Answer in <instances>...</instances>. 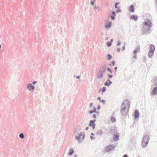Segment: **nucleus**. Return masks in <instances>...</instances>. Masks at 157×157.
<instances>
[{
	"label": "nucleus",
	"mask_w": 157,
	"mask_h": 157,
	"mask_svg": "<svg viewBox=\"0 0 157 157\" xmlns=\"http://www.w3.org/2000/svg\"><path fill=\"white\" fill-rule=\"evenodd\" d=\"M130 106V101L128 99L124 101L121 107L120 113L124 117H126L128 114Z\"/></svg>",
	"instance_id": "f257e3e1"
},
{
	"label": "nucleus",
	"mask_w": 157,
	"mask_h": 157,
	"mask_svg": "<svg viewBox=\"0 0 157 157\" xmlns=\"http://www.w3.org/2000/svg\"><path fill=\"white\" fill-rule=\"evenodd\" d=\"M152 27V23L149 19H146L143 24L142 31L143 33L142 34H148L151 33V28Z\"/></svg>",
	"instance_id": "f03ea898"
},
{
	"label": "nucleus",
	"mask_w": 157,
	"mask_h": 157,
	"mask_svg": "<svg viewBox=\"0 0 157 157\" xmlns=\"http://www.w3.org/2000/svg\"><path fill=\"white\" fill-rule=\"evenodd\" d=\"M151 82V88L152 90L151 93V95L153 96L157 95V77L155 78L154 80L152 79Z\"/></svg>",
	"instance_id": "7ed1b4c3"
},
{
	"label": "nucleus",
	"mask_w": 157,
	"mask_h": 157,
	"mask_svg": "<svg viewBox=\"0 0 157 157\" xmlns=\"http://www.w3.org/2000/svg\"><path fill=\"white\" fill-rule=\"evenodd\" d=\"M149 139L150 138L148 135L146 134L144 135L141 144L142 147L143 148L146 147L149 142Z\"/></svg>",
	"instance_id": "20e7f679"
},
{
	"label": "nucleus",
	"mask_w": 157,
	"mask_h": 157,
	"mask_svg": "<svg viewBox=\"0 0 157 157\" xmlns=\"http://www.w3.org/2000/svg\"><path fill=\"white\" fill-rule=\"evenodd\" d=\"M85 138V133L84 132H81L78 135L75 136V139L79 143L82 142Z\"/></svg>",
	"instance_id": "39448f33"
},
{
	"label": "nucleus",
	"mask_w": 157,
	"mask_h": 157,
	"mask_svg": "<svg viewBox=\"0 0 157 157\" xmlns=\"http://www.w3.org/2000/svg\"><path fill=\"white\" fill-rule=\"evenodd\" d=\"M116 147V146L114 144L109 145L105 147V151L109 152L112 150L114 149Z\"/></svg>",
	"instance_id": "423d86ee"
},
{
	"label": "nucleus",
	"mask_w": 157,
	"mask_h": 157,
	"mask_svg": "<svg viewBox=\"0 0 157 157\" xmlns=\"http://www.w3.org/2000/svg\"><path fill=\"white\" fill-rule=\"evenodd\" d=\"M140 116V113L139 111L137 110H136L133 114V116L134 120H136L139 118Z\"/></svg>",
	"instance_id": "0eeeda50"
},
{
	"label": "nucleus",
	"mask_w": 157,
	"mask_h": 157,
	"mask_svg": "<svg viewBox=\"0 0 157 157\" xmlns=\"http://www.w3.org/2000/svg\"><path fill=\"white\" fill-rule=\"evenodd\" d=\"M96 121V119L90 120L89 124V126L90 127H92V128L93 129H94L95 128L96 124L95 123V122Z\"/></svg>",
	"instance_id": "6e6552de"
},
{
	"label": "nucleus",
	"mask_w": 157,
	"mask_h": 157,
	"mask_svg": "<svg viewBox=\"0 0 157 157\" xmlns=\"http://www.w3.org/2000/svg\"><path fill=\"white\" fill-rule=\"evenodd\" d=\"M27 88L29 91H31L34 90L35 88L31 83H29L27 85Z\"/></svg>",
	"instance_id": "1a4fd4ad"
},
{
	"label": "nucleus",
	"mask_w": 157,
	"mask_h": 157,
	"mask_svg": "<svg viewBox=\"0 0 157 157\" xmlns=\"http://www.w3.org/2000/svg\"><path fill=\"white\" fill-rule=\"evenodd\" d=\"M104 74H105L104 73H103V72H101V71H99L97 74V78L98 79H101V78H102L104 76Z\"/></svg>",
	"instance_id": "9d476101"
},
{
	"label": "nucleus",
	"mask_w": 157,
	"mask_h": 157,
	"mask_svg": "<svg viewBox=\"0 0 157 157\" xmlns=\"http://www.w3.org/2000/svg\"><path fill=\"white\" fill-rule=\"evenodd\" d=\"M120 137V134L119 133L114 134L113 136V140L115 141H117L119 139Z\"/></svg>",
	"instance_id": "9b49d317"
},
{
	"label": "nucleus",
	"mask_w": 157,
	"mask_h": 157,
	"mask_svg": "<svg viewBox=\"0 0 157 157\" xmlns=\"http://www.w3.org/2000/svg\"><path fill=\"white\" fill-rule=\"evenodd\" d=\"M129 11L131 13H133L135 11V8L133 5H131L130 6L129 9Z\"/></svg>",
	"instance_id": "f8f14e48"
},
{
	"label": "nucleus",
	"mask_w": 157,
	"mask_h": 157,
	"mask_svg": "<svg viewBox=\"0 0 157 157\" xmlns=\"http://www.w3.org/2000/svg\"><path fill=\"white\" fill-rule=\"evenodd\" d=\"M149 51L154 52L155 51V46L153 44H150L149 47Z\"/></svg>",
	"instance_id": "ddd939ff"
},
{
	"label": "nucleus",
	"mask_w": 157,
	"mask_h": 157,
	"mask_svg": "<svg viewBox=\"0 0 157 157\" xmlns=\"http://www.w3.org/2000/svg\"><path fill=\"white\" fill-rule=\"evenodd\" d=\"M130 18L131 20H134L136 21L138 20V17L136 15H132L130 16Z\"/></svg>",
	"instance_id": "4468645a"
},
{
	"label": "nucleus",
	"mask_w": 157,
	"mask_h": 157,
	"mask_svg": "<svg viewBox=\"0 0 157 157\" xmlns=\"http://www.w3.org/2000/svg\"><path fill=\"white\" fill-rule=\"evenodd\" d=\"M110 16L111 17V19L113 20H114L115 19V17L116 16L115 12L114 11L111 12Z\"/></svg>",
	"instance_id": "2eb2a0df"
},
{
	"label": "nucleus",
	"mask_w": 157,
	"mask_h": 157,
	"mask_svg": "<svg viewBox=\"0 0 157 157\" xmlns=\"http://www.w3.org/2000/svg\"><path fill=\"white\" fill-rule=\"evenodd\" d=\"M106 70V66L105 65L102 66L100 68L99 71H101L105 73Z\"/></svg>",
	"instance_id": "dca6fc26"
},
{
	"label": "nucleus",
	"mask_w": 157,
	"mask_h": 157,
	"mask_svg": "<svg viewBox=\"0 0 157 157\" xmlns=\"http://www.w3.org/2000/svg\"><path fill=\"white\" fill-rule=\"evenodd\" d=\"M75 153V151L73 148H71L69 150V151L68 153V155H71Z\"/></svg>",
	"instance_id": "f3484780"
},
{
	"label": "nucleus",
	"mask_w": 157,
	"mask_h": 157,
	"mask_svg": "<svg viewBox=\"0 0 157 157\" xmlns=\"http://www.w3.org/2000/svg\"><path fill=\"white\" fill-rule=\"evenodd\" d=\"M113 39H112L110 40L109 42H107V46L108 47H110L112 45L113 42Z\"/></svg>",
	"instance_id": "a211bd4d"
},
{
	"label": "nucleus",
	"mask_w": 157,
	"mask_h": 157,
	"mask_svg": "<svg viewBox=\"0 0 157 157\" xmlns=\"http://www.w3.org/2000/svg\"><path fill=\"white\" fill-rule=\"evenodd\" d=\"M109 132L112 134H114L116 132L115 129L113 127H110L109 129Z\"/></svg>",
	"instance_id": "6ab92c4d"
},
{
	"label": "nucleus",
	"mask_w": 157,
	"mask_h": 157,
	"mask_svg": "<svg viewBox=\"0 0 157 157\" xmlns=\"http://www.w3.org/2000/svg\"><path fill=\"white\" fill-rule=\"evenodd\" d=\"M96 112V108L94 107L93 110H90L89 111V113L90 114H91L93 113Z\"/></svg>",
	"instance_id": "aec40b11"
},
{
	"label": "nucleus",
	"mask_w": 157,
	"mask_h": 157,
	"mask_svg": "<svg viewBox=\"0 0 157 157\" xmlns=\"http://www.w3.org/2000/svg\"><path fill=\"white\" fill-rule=\"evenodd\" d=\"M154 52L149 51L148 53V57L149 58H151L154 55Z\"/></svg>",
	"instance_id": "412c9836"
},
{
	"label": "nucleus",
	"mask_w": 157,
	"mask_h": 157,
	"mask_svg": "<svg viewBox=\"0 0 157 157\" xmlns=\"http://www.w3.org/2000/svg\"><path fill=\"white\" fill-rule=\"evenodd\" d=\"M105 26L106 28L108 29L110 28L111 26V23L107 22L106 23Z\"/></svg>",
	"instance_id": "4be33fe9"
},
{
	"label": "nucleus",
	"mask_w": 157,
	"mask_h": 157,
	"mask_svg": "<svg viewBox=\"0 0 157 157\" xmlns=\"http://www.w3.org/2000/svg\"><path fill=\"white\" fill-rule=\"evenodd\" d=\"M97 134L98 135H101L103 134V132L101 129L98 130L97 132Z\"/></svg>",
	"instance_id": "5701e85b"
},
{
	"label": "nucleus",
	"mask_w": 157,
	"mask_h": 157,
	"mask_svg": "<svg viewBox=\"0 0 157 157\" xmlns=\"http://www.w3.org/2000/svg\"><path fill=\"white\" fill-rule=\"evenodd\" d=\"M110 120L113 123L115 122L116 121V118L113 116H112L111 117Z\"/></svg>",
	"instance_id": "b1692460"
},
{
	"label": "nucleus",
	"mask_w": 157,
	"mask_h": 157,
	"mask_svg": "<svg viewBox=\"0 0 157 157\" xmlns=\"http://www.w3.org/2000/svg\"><path fill=\"white\" fill-rule=\"evenodd\" d=\"M115 64V60H113L111 61V62L110 63L109 65L112 67H113L114 66Z\"/></svg>",
	"instance_id": "393cba45"
},
{
	"label": "nucleus",
	"mask_w": 157,
	"mask_h": 157,
	"mask_svg": "<svg viewBox=\"0 0 157 157\" xmlns=\"http://www.w3.org/2000/svg\"><path fill=\"white\" fill-rule=\"evenodd\" d=\"M107 57L109 59L108 60H110L113 57L110 54H109L107 55Z\"/></svg>",
	"instance_id": "a878e982"
},
{
	"label": "nucleus",
	"mask_w": 157,
	"mask_h": 157,
	"mask_svg": "<svg viewBox=\"0 0 157 157\" xmlns=\"http://www.w3.org/2000/svg\"><path fill=\"white\" fill-rule=\"evenodd\" d=\"M19 137L21 139H23L24 138L25 136L23 133H21L19 135Z\"/></svg>",
	"instance_id": "bb28decb"
},
{
	"label": "nucleus",
	"mask_w": 157,
	"mask_h": 157,
	"mask_svg": "<svg viewBox=\"0 0 157 157\" xmlns=\"http://www.w3.org/2000/svg\"><path fill=\"white\" fill-rule=\"evenodd\" d=\"M140 47L139 45H138L136 46L135 49V50H136L137 51H138V52H140Z\"/></svg>",
	"instance_id": "cd10ccee"
},
{
	"label": "nucleus",
	"mask_w": 157,
	"mask_h": 157,
	"mask_svg": "<svg viewBox=\"0 0 157 157\" xmlns=\"http://www.w3.org/2000/svg\"><path fill=\"white\" fill-rule=\"evenodd\" d=\"M104 85L105 86L109 87L110 86V84L109 83V82L107 81L105 82L104 84Z\"/></svg>",
	"instance_id": "c85d7f7f"
},
{
	"label": "nucleus",
	"mask_w": 157,
	"mask_h": 157,
	"mask_svg": "<svg viewBox=\"0 0 157 157\" xmlns=\"http://www.w3.org/2000/svg\"><path fill=\"white\" fill-rule=\"evenodd\" d=\"M96 0H92L90 1V4L92 6H94V3Z\"/></svg>",
	"instance_id": "c756f323"
},
{
	"label": "nucleus",
	"mask_w": 157,
	"mask_h": 157,
	"mask_svg": "<svg viewBox=\"0 0 157 157\" xmlns=\"http://www.w3.org/2000/svg\"><path fill=\"white\" fill-rule=\"evenodd\" d=\"M107 71L108 72H110V73H112L113 72V71L111 70V69L109 67H108L106 69Z\"/></svg>",
	"instance_id": "7c9ffc66"
},
{
	"label": "nucleus",
	"mask_w": 157,
	"mask_h": 157,
	"mask_svg": "<svg viewBox=\"0 0 157 157\" xmlns=\"http://www.w3.org/2000/svg\"><path fill=\"white\" fill-rule=\"evenodd\" d=\"M108 79H110V78H112L113 76L112 75L109 74H108Z\"/></svg>",
	"instance_id": "2f4dec72"
},
{
	"label": "nucleus",
	"mask_w": 157,
	"mask_h": 157,
	"mask_svg": "<svg viewBox=\"0 0 157 157\" xmlns=\"http://www.w3.org/2000/svg\"><path fill=\"white\" fill-rule=\"evenodd\" d=\"M106 90V88L105 87H104L102 88V93H104L105 92Z\"/></svg>",
	"instance_id": "473e14b6"
},
{
	"label": "nucleus",
	"mask_w": 157,
	"mask_h": 157,
	"mask_svg": "<svg viewBox=\"0 0 157 157\" xmlns=\"http://www.w3.org/2000/svg\"><path fill=\"white\" fill-rule=\"evenodd\" d=\"M121 44V41H117V46H120Z\"/></svg>",
	"instance_id": "72a5a7b5"
},
{
	"label": "nucleus",
	"mask_w": 157,
	"mask_h": 157,
	"mask_svg": "<svg viewBox=\"0 0 157 157\" xmlns=\"http://www.w3.org/2000/svg\"><path fill=\"white\" fill-rule=\"evenodd\" d=\"M100 101L102 102L104 105L105 104L106 101L104 99H102Z\"/></svg>",
	"instance_id": "f704fd0d"
},
{
	"label": "nucleus",
	"mask_w": 157,
	"mask_h": 157,
	"mask_svg": "<svg viewBox=\"0 0 157 157\" xmlns=\"http://www.w3.org/2000/svg\"><path fill=\"white\" fill-rule=\"evenodd\" d=\"M107 81L109 82V83L110 84V85L112 84V82L110 80V79H107Z\"/></svg>",
	"instance_id": "c9c22d12"
},
{
	"label": "nucleus",
	"mask_w": 157,
	"mask_h": 157,
	"mask_svg": "<svg viewBox=\"0 0 157 157\" xmlns=\"http://www.w3.org/2000/svg\"><path fill=\"white\" fill-rule=\"evenodd\" d=\"M138 52V51H137L136 50H134V51L133 52V53L134 54H137V53Z\"/></svg>",
	"instance_id": "e433bc0d"
},
{
	"label": "nucleus",
	"mask_w": 157,
	"mask_h": 157,
	"mask_svg": "<svg viewBox=\"0 0 157 157\" xmlns=\"http://www.w3.org/2000/svg\"><path fill=\"white\" fill-rule=\"evenodd\" d=\"M117 69V67H115L114 68V73H116Z\"/></svg>",
	"instance_id": "4c0bfd02"
},
{
	"label": "nucleus",
	"mask_w": 157,
	"mask_h": 157,
	"mask_svg": "<svg viewBox=\"0 0 157 157\" xmlns=\"http://www.w3.org/2000/svg\"><path fill=\"white\" fill-rule=\"evenodd\" d=\"M119 10H116V12L117 13H121V9H118Z\"/></svg>",
	"instance_id": "58836bf2"
},
{
	"label": "nucleus",
	"mask_w": 157,
	"mask_h": 157,
	"mask_svg": "<svg viewBox=\"0 0 157 157\" xmlns=\"http://www.w3.org/2000/svg\"><path fill=\"white\" fill-rule=\"evenodd\" d=\"M121 49L120 48H117V52H120Z\"/></svg>",
	"instance_id": "ea45409f"
},
{
	"label": "nucleus",
	"mask_w": 157,
	"mask_h": 157,
	"mask_svg": "<svg viewBox=\"0 0 157 157\" xmlns=\"http://www.w3.org/2000/svg\"><path fill=\"white\" fill-rule=\"evenodd\" d=\"M136 55H137V54H134L133 58L134 59H136V58H137L136 56Z\"/></svg>",
	"instance_id": "a19ab883"
},
{
	"label": "nucleus",
	"mask_w": 157,
	"mask_h": 157,
	"mask_svg": "<svg viewBox=\"0 0 157 157\" xmlns=\"http://www.w3.org/2000/svg\"><path fill=\"white\" fill-rule=\"evenodd\" d=\"M76 77L77 79H80L81 78V76L80 75H76Z\"/></svg>",
	"instance_id": "79ce46f5"
},
{
	"label": "nucleus",
	"mask_w": 157,
	"mask_h": 157,
	"mask_svg": "<svg viewBox=\"0 0 157 157\" xmlns=\"http://www.w3.org/2000/svg\"><path fill=\"white\" fill-rule=\"evenodd\" d=\"M94 8L95 10V11H96V10H97L98 8V6H94Z\"/></svg>",
	"instance_id": "37998d69"
},
{
	"label": "nucleus",
	"mask_w": 157,
	"mask_h": 157,
	"mask_svg": "<svg viewBox=\"0 0 157 157\" xmlns=\"http://www.w3.org/2000/svg\"><path fill=\"white\" fill-rule=\"evenodd\" d=\"M100 108H101V106L99 105H98L97 106L98 110H100Z\"/></svg>",
	"instance_id": "c03bdc74"
},
{
	"label": "nucleus",
	"mask_w": 157,
	"mask_h": 157,
	"mask_svg": "<svg viewBox=\"0 0 157 157\" xmlns=\"http://www.w3.org/2000/svg\"><path fill=\"white\" fill-rule=\"evenodd\" d=\"M37 83V81H34L33 82V85H35Z\"/></svg>",
	"instance_id": "a18cd8bd"
},
{
	"label": "nucleus",
	"mask_w": 157,
	"mask_h": 157,
	"mask_svg": "<svg viewBox=\"0 0 157 157\" xmlns=\"http://www.w3.org/2000/svg\"><path fill=\"white\" fill-rule=\"evenodd\" d=\"M93 103L92 102L90 103L89 105V108H90L93 106Z\"/></svg>",
	"instance_id": "49530a36"
},
{
	"label": "nucleus",
	"mask_w": 157,
	"mask_h": 157,
	"mask_svg": "<svg viewBox=\"0 0 157 157\" xmlns=\"http://www.w3.org/2000/svg\"><path fill=\"white\" fill-rule=\"evenodd\" d=\"M117 6V5H115V8H116V9H119V8L120 7V6H119V7H118L117 6Z\"/></svg>",
	"instance_id": "de8ad7c7"
},
{
	"label": "nucleus",
	"mask_w": 157,
	"mask_h": 157,
	"mask_svg": "<svg viewBox=\"0 0 157 157\" xmlns=\"http://www.w3.org/2000/svg\"><path fill=\"white\" fill-rule=\"evenodd\" d=\"M96 116H96V114H94L92 116L94 118H96Z\"/></svg>",
	"instance_id": "09e8293b"
},
{
	"label": "nucleus",
	"mask_w": 157,
	"mask_h": 157,
	"mask_svg": "<svg viewBox=\"0 0 157 157\" xmlns=\"http://www.w3.org/2000/svg\"><path fill=\"white\" fill-rule=\"evenodd\" d=\"M90 139L91 140H92L93 139H95L94 137V136H90Z\"/></svg>",
	"instance_id": "8fccbe9b"
},
{
	"label": "nucleus",
	"mask_w": 157,
	"mask_h": 157,
	"mask_svg": "<svg viewBox=\"0 0 157 157\" xmlns=\"http://www.w3.org/2000/svg\"><path fill=\"white\" fill-rule=\"evenodd\" d=\"M125 49V44H124V45L122 47V51H124Z\"/></svg>",
	"instance_id": "3c124183"
},
{
	"label": "nucleus",
	"mask_w": 157,
	"mask_h": 157,
	"mask_svg": "<svg viewBox=\"0 0 157 157\" xmlns=\"http://www.w3.org/2000/svg\"><path fill=\"white\" fill-rule=\"evenodd\" d=\"M122 157H128V156L126 154H124L122 156Z\"/></svg>",
	"instance_id": "603ef678"
},
{
	"label": "nucleus",
	"mask_w": 157,
	"mask_h": 157,
	"mask_svg": "<svg viewBox=\"0 0 157 157\" xmlns=\"http://www.w3.org/2000/svg\"><path fill=\"white\" fill-rule=\"evenodd\" d=\"M119 4H120L119 2H116L115 5H116L118 6Z\"/></svg>",
	"instance_id": "864d4df0"
},
{
	"label": "nucleus",
	"mask_w": 157,
	"mask_h": 157,
	"mask_svg": "<svg viewBox=\"0 0 157 157\" xmlns=\"http://www.w3.org/2000/svg\"><path fill=\"white\" fill-rule=\"evenodd\" d=\"M98 100H99L100 101H101V97H99L98 98Z\"/></svg>",
	"instance_id": "5fc2aeb1"
},
{
	"label": "nucleus",
	"mask_w": 157,
	"mask_h": 157,
	"mask_svg": "<svg viewBox=\"0 0 157 157\" xmlns=\"http://www.w3.org/2000/svg\"><path fill=\"white\" fill-rule=\"evenodd\" d=\"M89 127L88 126H87L86 127V130L87 131L88 130V129H89Z\"/></svg>",
	"instance_id": "6e6d98bb"
},
{
	"label": "nucleus",
	"mask_w": 157,
	"mask_h": 157,
	"mask_svg": "<svg viewBox=\"0 0 157 157\" xmlns=\"http://www.w3.org/2000/svg\"><path fill=\"white\" fill-rule=\"evenodd\" d=\"M96 113H97V114L98 115H99L100 113L99 111H96Z\"/></svg>",
	"instance_id": "4d7b16f0"
},
{
	"label": "nucleus",
	"mask_w": 157,
	"mask_h": 157,
	"mask_svg": "<svg viewBox=\"0 0 157 157\" xmlns=\"http://www.w3.org/2000/svg\"><path fill=\"white\" fill-rule=\"evenodd\" d=\"M146 59V57H144V61H145V60Z\"/></svg>",
	"instance_id": "13d9d810"
},
{
	"label": "nucleus",
	"mask_w": 157,
	"mask_h": 157,
	"mask_svg": "<svg viewBox=\"0 0 157 157\" xmlns=\"http://www.w3.org/2000/svg\"><path fill=\"white\" fill-rule=\"evenodd\" d=\"M91 136H94V134L93 133H91Z\"/></svg>",
	"instance_id": "bf43d9fd"
},
{
	"label": "nucleus",
	"mask_w": 157,
	"mask_h": 157,
	"mask_svg": "<svg viewBox=\"0 0 157 157\" xmlns=\"http://www.w3.org/2000/svg\"><path fill=\"white\" fill-rule=\"evenodd\" d=\"M74 157H77V155L76 154H75L74 155Z\"/></svg>",
	"instance_id": "052dcab7"
},
{
	"label": "nucleus",
	"mask_w": 157,
	"mask_h": 157,
	"mask_svg": "<svg viewBox=\"0 0 157 157\" xmlns=\"http://www.w3.org/2000/svg\"><path fill=\"white\" fill-rule=\"evenodd\" d=\"M108 37H107L106 38V39H105V40H108Z\"/></svg>",
	"instance_id": "680f3d73"
},
{
	"label": "nucleus",
	"mask_w": 157,
	"mask_h": 157,
	"mask_svg": "<svg viewBox=\"0 0 157 157\" xmlns=\"http://www.w3.org/2000/svg\"><path fill=\"white\" fill-rule=\"evenodd\" d=\"M1 45L0 44V49H1Z\"/></svg>",
	"instance_id": "e2e57ef3"
},
{
	"label": "nucleus",
	"mask_w": 157,
	"mask_h": 157,
	"mask_svg": "<svg viewBox=\"0 0 157 157\" xmlns=\"http://www.w3.org/2000/svg\"><path fill=\"white\" fill-rule=\"evenodd\" d=\"M116 73H114V75H116Z\"/></svg>",
	"instance_id": "0e129e2a"
},
{
	"label": "nucleus",
	"mask_w": 157,
	"mask_h": 157,
	"mask_svg": "<svg viewBox=\"0 0 157 157\" xmlns=\"http://www.w3.org/2000/svg\"><path fill=\"white\" fill-rule=\"evenodd\" d=\"M67 63H68V60H67Z\"/></svg>",
	"instance_id": "69168bd1"
},
{
	"label": "nucleus",
	"mask_w": 157,
	"mask_h": 157,
	"mask_svg": "<svg viewBox=\"0 0 157 157\" xmlns=\"http://www.w3.org/2000/svg\"><path fill=\"white\" fill-rule=\"evenodd\" d=\"M99 11V10H98L97 12H98Z\"/></svg>",
	"instance_id": "338daca9"
},
{
	"label": "nucleus",
	"mask_w": 157,
	"mask_h": 157,
	"mask_svg": "<svg viewBox=\"0 0 157 157\" xmlns=\"http://www.w3.org/2000/svg\"><path fill=\"white\" fill-rule=\"evenodd\" d=\"M110 17V16H109V17Z\"/></svg>",
	"instance_id": "774afa93"
}]
</instances>
